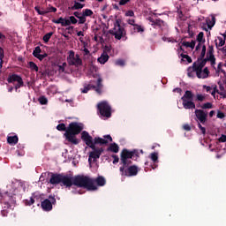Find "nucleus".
<instances>
[{
	"instance_id": "1",
	"label": "nucleus",
	"mask_w": 226,
	"mask_h": 226,
	"mask_svg": "<svg viewBox=\"0 0 226 226\" xmlns=\"http://www.w3.org/2000/svg\"><path fill=\"white\" fill-rule=\"evenodd\" d=\"M60 183L67 188H70L72 185H74V186H79V188H87V190H89L90 192H94V190H96V186L93 184V180L86 176H77L73 178L72 177L62 175Z\"/></svg>"
},
{
	"instance_id": "2",
	"label": "nucleus",
	"mask_w": 226,
	"mask_h": 226,
	"mask_svg": "<svg viewBox=\"0 0 226 226\" xmlns=\"http://www.w3.org/2000/svg\"><path fill=\"white\" fill-rule=\"evenodd\" d=\"M56 130H58V132H65L64 135L68 142L77 145L79 144V139L76 135H79V133L84 130V124L81 123L72 122L66 129V125L64 124H60L56 126Z\"/></svg>"
},
{
	"instance_id": "3",
	"label": "nucleus",
	"mask_w": 226,
	"mask_h": 226,
	"mask_svg": "<svg viewBox=\"0 0 226 226\" xmlns=\"http://www.w3.org/2000/svg\"><path fill=\"white\" fill-rule=\"evenodd\" d=\"M81 139L91 149H94V144H109V142H112V137L110 135H105L104 139L96 137L93 140V137L86 131L82 132Z\"/></svg>"
},
{
	"instance_id": "4",
	"label": "nucleus",
	"mask_w": 226,
	"mask_h": 226,
	"mask_svg": "<svg viewBox=\"0 0 226 226\" xmlns=\"http://www.w3.org/2000/svg\"><path fill=\"white\" fill-rule=\"evenodd\" d=\"M199 20L201 21L200 24L201 29L207 33L211 31L215 27V24H216V18L213 14L207 18H200Z\"/></svg>"
},
{
	"instance_id": "5",
	"label": "nucleus",
	"mask_w": 226,
	"mask_h": 226,
	"mask_svg": "<svg viewBox=\"0 0 226 226\" xmlns=\"http://www.w3.org/2000/svg\"><path fill=\"white\" fill-rule=\"evenodd\" d=\"M206 65V62L198 61L194 63V66H196V75L198 79H207L209 77V70Z\"/></svg>"
},
{
	"instance_id": "6",
	"label": "nucleus",
	"mask_w": 226,
	"mask_h": 226,
	"mask_svg": "<svg viewBox=\"0 0 226 226\" xmlns=\"http://www.w3.org/2000/svg\"><path fill=\"white\" fill-rule=\"evenodd\" d=\"M184 109H195V102H193V94L190 90H186L184 96L181 98Z\"/></svg>"
},
{
	"instance_id": "7",
	"label": "nucleus",
	"mask_w": 226,
	"mask_h": 226,
	"mask_svg": "<svg viewBox=\"0 0 226 226\" xmlns=\"http://www.w3.org/2000/svg\"><path fill=\"white\" fill-rule=\"evenodd\" d=\"M67 63L70 66H82V58L78 54H75V51L70 50L68 52Z\"/></svg>"
},
{
	"instance_id": "8",
	"label": "nucleus",
	"mask_w": 226,
	"mask_h": 226,
	"mask_svg": "<svg viewBox=\"0 0 226 226\" xmlns=\"http://www.w3.org/2000/svg\"><path fill=\"white\" fill-rule=\"evenodd\" d=\"M120 172L122 176L132 177V176H137L139 173V168L135 165L128 167V163L123 164V166L120 167Z\"/></svg>"
},
{
	"instance_id": "9",
	"label": "nucleus",
	"mask_w": 226,
	"mask_h": 226,
	"mask_svg": "<svg viewBox=\"0 0 226 226\" xmlns=\"http://www.w3.org/2000/svg\"><path fill=\"white\" fill-rule=\"evenodd\" d=\"M98 110L103 117H110L111 116V109L110 105L107 102H102L98 105Z\"/></svg>"
},
{
	"instance_id": "10",
	"label": "nucleus",
	"mask_w": 226,
	"mask_h": 226,
	"mask_svg": "<svg viewBox=\"0 0 226 226\" xmlns=\"http://www.w3.org/2000/svg\"><path fill=\"white\" fill-rule=\"evenodd\" d=\"M11 190L10 191L11 195H17L19 193V190H26V185H24V182H21L20 180H15L11 184Z\"/></svg>"
},
{
	"instance_id": "11",
	"label": "nucleus",
	"mask_w": 226,
	"mask_h": 226,
	"mask_svg": "<svg viewBox=\"0 0 226 226\" xmlns=\"http://www.w3.org/2000/svg\"><path fill=\"white\" fill-rule=\"evenodd\" d=\"M102 78H98L97 79V87L87 85L83 89H81V93H87L91 89H95L98 94H102V89H103V85H102Z\"/></svg>"
},
{
	"instance_id": "12",
	"label": "nucleus",
	"mask_w": 226,
	"mask_h": 226,
	"mask_svg": "<svg viewBox=\"0 0 226 226\" xmlns=\"http://www.w3.org/2000/svg\"><path fill=\"white\" fill-rule=\"evenodd\" d=\"M7 81L10 84H13L15 82H18L17 85L15 86V89L17 91V89H19V87H22V86H24V81L22 80V77L17 75V74H12L11 75Z\"/></svg>"
},
{
	"instance_id": "13",
	"label": "nucleus",
	"mask_w": 226,
	"mask_h": 226,
	"mask_svg": "<svg viewBox=\"0 0 226 226\" xmlns=\"http://www.w3.org/2000/svg\"><path fill=\"white\" fill-rule=\"evenodd\" d=\"M113 34L115 35L116 40H121L124 36V28L117 23L113 28Z\"/></svg>"
},
{
	"instance_id": "14",
	"label": "nucleus",
	"mask_w": 226,
	"mask_h": 226,
	"mask_svg": "<svg viewBox=\"0 0 226 226\" xmlns=\"http://www.w3.org/2000/svg\"><path fill=\"white\" fill-rule=\"evenodd\" d=\"M102 152H103V149L102 148L94 149V151L90 152L89 157H88L89 164L91 165L93 162H96V160H98V158H100V156L102 155Z\"/></svg>"
},
{
	"instance_id": "15",
	"label": "nucleus",
	"mask_w": 226,
	"mask_h": 226,
	"mask_svg": "<svg viewBox=\"0 0 226 226\" xmlns=\"http://www.w3.org/2000/svg\"><path fill=\"white\" fill-rule=\"evenodd\" d=\"M56 202V199L54 197H49V199H46L41 201V207L43 211H52V204Z\"/></svg>"
},
{
	"instance_id": "16",
	"label": "nucleus",
	"mask_w": 226,
	"mask_h": 226,
	"mask_svg": "<svg viewBox=\"0 0 226 226\" xmlns=\"http://www.w3.org/2000/svg\"><path fill=\"white\" fill-rule=\"evenodd\" d=\"M133 154H135V151H129V150H123L122 154H121V162L123 165L127 164V160L130 158H133Z\"/></svg>"
},
{
	"instance_id": "17",
	"label": "nucleus",
	"mask_w": 226,
	"mask_h": 226,
	"mask_svg": "<svg viewBox=\"0 0 226 226\" xmlns=\"http://www.w3.org/2000/svg\"><path fill=\"white\" fill-rule=\"evenodd\" d=\"M197 121H200L202 124L207 121V113L202 109H195L194 111Z\"/></svg>"
},
{
	"instance_id": "18",
	"label": "nucleus",
	"mask_w": 226,
	"mask_h": 226,
	"mask_svg": "<svg viewBox=\"0 0 226 226\" xmlns=\"http://www.w3.org/2000/svg\"><path fill=\"white\" fill-rule=\"evenodd\" d=\"M34 10L38 15H47V13H56L57 11V8L52 6L49 7V10H41L40 6H35Z\"/></svg>"
},
{
	"instance_id": "19",
	"label": "nucleus",
	"mask_w": 226,
	"mask_h": 226,
	"mask_svg": "<svg viewBox=\"0 0 226 226\" xmlns=\"http://www.w3.org/2000/svg\"><path fill=\"white\" fill-rule=\"evenodd\" d=\"M43 200V195L40 194V192H35L32 195L30 198V200L28 201V206H33L35 202H41Z\"/></svg>"
},
{
	"instance_id": "20",
	"label": "nucleus",
	"mask_w": 226,
	"mask_h": 226,
	"mask_svg": "<svg viewBox=\"0 0 226 226\" xmlns=\"http://www.w3.org/2000/svg\"><path fill=\"white\" fill-rule=\"evenodd\" d=\"M94 12L90 9H85L82 11V17L80 18V24H86V17H93Z\"/></svg>"
},
{
	"instance_id": "21",
	"label": "nucleus",
	"mask_w": 226,
	"mask_h": 226,
	"mask_svg": "<svg viewBox=\"0 0 226 226\" xmlns=\"http://www.w3.org/2000/svg\"><path fill=\"white\" fill-rule=\"evenodd\" d=\"M93 181L94 186H95L96 190H98V186H105V184L107 181L105 180V177H98L95 180L93 178H90ZM96 183V185H94Z\"/></svg>"
},
{
	"instance_id": "22",
	"label": "nucleus",
	"mask_w": 226,
	"mask_h": 226,
	"mask_svg": "<svg viewBox=\"0 0 226 226\" xmlns=\"http://www.w3.org/2000/svg\"><path fill=\"white\" fill-rule=\"evenodd\" d=\"M53 24H61L63 27H66V26H70V20L59 18L58 19H52Z\"/></svg>"
},
{
	"instance_id": "23",
	"label": "nucleus",
	"mask_w": 226,
	"mask_h": 226,
	"mask_svg": "<svg viewBox=\"0 0 226 226\" xmlns=\"http://www.w3.org/2000/svg\"><path fill=\"white\" fill-rule=\"evenodd\" d=\"M187 75L191 79H193V77L197 75V66H195V63L192 64V66L187 69Z\"/></svg>"
},
{
	"instance_id": "24",
	"label": "nucleus",
	"mask_w": 226,
	"mask_h": 226,
	"mask_svg": "<svg viewBox=\"0 0 226 226\" xmlns=\"http://www.w3.org/2000/svg\"><path fill=\"white\" fill-rule=\"evenodd\" d=\"M62 177H63V175H53L49 179V183L51 185H59V183H61Z\"/></svg>"
},
{
	"instance_id": "25",
	"label": "nucleus",
	"mask_w": 226,
	"mask_h": 226,
	"mask_svg": "<svg viewBox=\"0 0 226 226\" xmlns=\"http://www.w3.org/2000/svg\"><path fill=\"white\" fill-rule=\"evenodd\" d=\"M109 54H107V52H103L101 56L97 59L98 63H100V64H105V63H107V61H109Z\"/></svg>"
},
{
	"instance_id": "26",
	"label": "nucleus",
	"mask_w": 226,
	"mask_h": 226,
	"mask_svg": "<svg viewBox=\"0 0 226 226\" xmlns=\"http://www.w3.org/2000/svg\"><path fill=\"white\" fill-rule=\"evenodd\" d=\"M182 47H185L186 49H191L192 50H193V49H195V41H183Z\"/></svg>"
},
{
	"instance_id": "27",
	"label": "nucleus",
	"mask_w": 226,
	"mask_h": 226,
	"mask_svg": "<svg viewBox=\"0 0 226 226\" xmlns=\"http://www.w3.org/2000/svg\"><path fill=\"white\" fill-rule=\"evenodd\" d=\"M215 47L220 48L223 47L225 45V39L223 37H217L215 41Z\"/></svg>"
},
{
	"instance_id": "28",
	"label": "nucleus",
	"mask_w": 226,
	"mask_h": 226,
	"mask_svg": "<svg viewBox=\"0 0 226 226\" xmlns=\"http://www.w3.org/2000/svg\"><path fill=\"white\" fill-rule=\"evenodd\" d=\"M181 57H182L181 61L185 64H190V63H192V57H190V56L185 55V54H181Z\"/></svg>"
},
{
	"instance_id": "29",
	"label": "nucleus",
	"mask_w": 226,
	"mask_h": 226,
	"mask_svg": "<svg viewBox=\"0 0 226 226\" xmlns=\"http://www.w3.org/2000/svg\"><path fill=\"white\" fill-rule=\"evenodd\" d=\"M209 54V61L211 62L212 66L216 64V59L215 58V56L213 55V48L211 47L208 51Z\"/></svg>"
},
{
	"instance_id": "30",
	"label": "nucleus",
	"mask_w": 226,
	"mask_h": 226,
	"mask_svg": "<svg viewBox=\"0 0 226 226\" xmlns=\"http://www.w3.org/2000/svg\"><path fill=\"white\" fill-rule=\"evenodd\" d=\"M7 141H8L9 144L15 145V144H17V142H19V137H17V135L9 136L7 138Z\"/></svg>"
},
{
	"instance_id": "31",
	"label": "nucleus",
	"mask_w": 226,
	"mask_h": 226,
	"mask_svg": "<svg viewBox=\"0 0 226 226\" xmlns=\"http://www.w3.org/2000/svg\"><path fill=\"white\" fill-rule=\"evenodd\" d=\"M82 8H84V4L75 1L74 5L71 7V10H82Z\"/></svg>"
},
{
	"instance_id": "32",
	"label": "nucleus",
	"mask_w": 226,
	"mask_h": 226,
	"mask_svg": "<svg viewBox=\"0 0 226 226\" xmlns=\"http://www.w3.org/2000/svg\"><path fill=\"white\" fill-rule=\"evenodd\" d=\"M149 22L152 23V26H162L163 24V20L156 19L155 21L153 20V18H148Z\"/></svg>"
},
{
	"instance_id": "33",
	"label": "nucleus",
	"mask_w": 226,
	"mask_h": 226,
	"mask_svg": "<svg viewBox=\"0 0 226 226\" xmlns=\"http://www.w3.org/2000/svg\"><path fill=\"white\" fill-rule=\"evenodd\" d=\"M199 47H201L200 57L202 58V57H204V56H206V45L200 43L196 47V50H199Z\"/></svg>"
},
{
	"instance_id": "34",
	"label": "nucleus",
	"mask_w": 226,
	"mask_h": 226,
	"mask_svg": "<svg viewBox=\"0 0 226 226\" xmlns=\"http://www.w3.org/2000/svg\"><path fill=\"white\" fill-rule=\"evenodd\" d=\"M109 151H112V153H119V146L116 143L111 144L109 146Z\"/></svg>"
},
{
	"instance_id": "35",
	"label": "nucleus",
	"mask_w": 226,
	"mask_h": 226,
	"mask_svg": "<svg viewBox=\"0 0 226 226\" xmlns=\"http://www.w3.org/2000/svg\"><path fill=\"white\" fill-rule=\"evenodd\" d=\"M133 31H135V33H144V27H142V26L140 25H134L133 26Z\"/></svg>"
},
{
	"instance_id": "36",
	"label": "nucleus",
	"mask_w": 226,
	"mask_h": 226,
	"mask_svg": "<svg viewBox=\"0 0 226 226\" xmlns=\"http://www.w3.org/2000/svg\"><path fill=\"white\" fill-rule=\"evenodd\" d=\"M40 54H41V49L40 48V46H37L33 51V56L34 57H38Z\"/></svg>"
},
{
	"instance_id": "37",
	"label": "nucleus",
	"mask_w": 226,
	"mask_h": 226,
	"mask_svg": "<svg viewBox=\"0 0 226 226\" xmlns=\"http://www.w3.org/2000/svg\"><path fill=\"white\" fill-rule=\"evenodd\" d=\"M28 66L34 72H38V65H36V64H34V62H29Z\"/></svg>"
},
{
	"instance_id": "38",
	"label": "nucleus",
	"mask_w": 226,
	"mask_h": 226,
	"mask_svg": "<svg viewBox=\"0 0 226 226\" xmlns=\"http://www.w3.org/2000/svg\"><path fill=\"white\" fill-rule=\"evenodd\" d=\"M39 102L41 103V105H47V103H49V100L45 96H41L39 98Z\"/></svg>"
},
{
	"instance_id": "39",
	"label": "nucleus",
	"mask_w": 226,
	"mask_h": 226,
	"mask_svg": "<svg viewBox=\"0 0 226 226\" xmlns=\"http://www.w3.org/2000/svg\"><path fill=\"white\" fill-rule=\"evenodd\" d=\"M150 158L152 160V162H154V163H156V162H158V153L154 152L151 154Z\"/></svg>"
},
{
	"instance_id": "40",
	"label": "nucleus",
	"mask_w": 226,
	"mask_h": 226,
	"mask_svg": "<svg viewBox=\"0 0 226 226\" xmlns=\"http://www.w3.org/2000/svg\"><path fill=\"white\" fill-rule=\"evenodd\" d=\"M52 38V33H48L43 36V41L49 43V41Z\"/></svg>"
},
{
	"instance_id": "41",
	"label": "nucleus",
	"mask_w": 226,
	"mask_h": 226,
	"mask_svg": "<svg viewBox=\"0 0 226 226\" xmlns=\"http://www.w3.org/2000/svg\"><path fill=\"white\" fill-rule=\"evenodd\" d=\"M69 26H72V24H77L79 20L75 18V16L69 17Z\"/></svg>"
},
{
	"instance_id": "42",
	"label": "nucleus",
	"mask_w": 226,
	"mask_h": 226,
	"mask_svg": "<svg viewBox=\"0 0 226 226\" xmlns=\"http://www.w3.org/2000/svg\"><path fill=\"white\" fill-rule=\"evenodd\" d=\"M3 59H4V50L0 47V66H3Z\"/></svg>"
},
{
	"instance_id": "43",
	"label": "nucleus",
	"mask_w": 226,
	"mask_h": 226,
	"mask_svg": "<svg viewBox=\"0 0 226 226\" xmlns=\"http://www.w3.org/2000/svg\"><path fill=\"white\" fill-rule=\"evenodd\" d=\"M197 41H199V43H202V41H204V33L200 32L197 35Z\"/></svg>"
},
{
	"instance_id": "44",
	"label": "nucleus",
	"mask_w": 226,
	"mask_h": 226,
	"mask_svg": "<svg viewBox=\"0 0 226 226\" xmlns=\"http://www.w3.org/2000/svg\"><path fill=\"white\" fill-rule=\"evenodd\" d=\"M205 88L207 93H210L212 96H215V94H216V92L211 87H205Z\"/></svg>"
},
{
	"instance_id": "45",
	"label": "nucleus",
	"mask_w": 226,
	"mask_h": 226,
	"mask_svg": "<svg viewBox=\"0 0 226 226\" xmlns=\"http://www.w3.org/2000/svg\"><path fill=\"white\" fill-rule=\"evenodd\" d=\"M201 109H213V103L206 102L202 104Z\"/></svg>"
},
{
	"instance_id": "46",
	"label": "nucleus",
	"mask_w": 226,
	"mask_h": 226,
	"mask_svg": "<svg viewBox=\"0 0 226 226\" xmlns=\"http://www.w3.org/2000/svg\"><path fill=\"white\" fill-rule=\"evenodd\" d=\"M77 36H81L79 38V41H81L82 43H84V45H86V42H84V39L82 38L84 36V32H82V31L78 32Z\"/></svg>"
},
{
	"instance_id": "47",
	"label": "nucleus",
	"mask_w": 226,
	"mask_h": 226,
	"mask_svg": "<svg viewBox=\"0 0 226 226\" xmlns=\"http://www.w3.org/2000/svg\"><path fill=\"white\" fill-rule=\"evenodd\" d=\"M116 66H124V60L118 59L115 62Z\"/></svg>"
},
{
	"instance_id": "48",
	"label": "nucleus",
	"mask_w": 226,
	"mask_h": 226,
	"mask_svg": "<svg viewBox=\"0 0 226 226\" xmlns=\"http://www.w3.org/2000/svg\"><path fill=\"white\" fill-rule=\"evenodd\" d=\"M74 17H76V19H79V24H80V19H82V14H80V12L79 11H75L73 12Z\"/></svg>"
},
{
	"instance_id": "49",
	"label": "nucleus",
	"mask_w": 226,
	"mask_h": 226,
	"mask_svg": "<svg viewBox=\"0 0 226 226\" xmlns=\"http://www.w3.org/2000/svg\"><path fill=\"white\" fill-rule=\"evenodd\" d=\"M196 98H197L198 102H204V100H206V96H204V95H202L200 94H198L196 95Z\"/></svg>"
},
{
	"instance_id": "50",
	"label": "nucleus",
	"mask_w": 226,
	"mask_h": 226,
	"mask_svg": "<svg viewBox=\"0 0 226 226\" xmlns=\"http://www.w3.org/2000/svg\"><path fill=\"white\" fill-rule=\"evenodd\" d=\"M47 53L44 54H40L38 56H36L37 59H39V61H43V59H45V57H47Z\"/></svg>"
},
{
	"instance_id": "51",
	"label": "nucleus",
	"mask_w": 226,
	"mask_h": 226,
	"mask_svg": "<svg viewBox=\"0 0 226 226\" xmlns=\"http://www.w3.org/2000/svg\"><path fill=\"white\" fill-rule=\"evenodd\" d=\"M163 41H168L169 43H170V41L172 43L176 42V40L172 39V38H169V37H162Z\"/></svg>"
},
{
	"instance_id": "52",
	"label": "nucleus",
	"mask_w": 226,
	"mask_h": 226,
	"mask_svg": "<svg viewBox=\"0 0 226 226\" xmlns=\"http://www.w3.org/2000/svg\"><path fill=\"white\" fill-rule=\"evenodd\" d=\"M198 128H200L203 135H206V128L202 127V124H200V123L198 124Z\"/></svg>"
},
{
	"instance_id": "53",
	"label": "nucleus",
	"mask_w": 226,
	"mask_h": 226,
	"mask_svg": "<svg viewBox=\"0 0 226 226\" xmlns=\"http://www.w3.org/2000/svg\"><path fill=\"white\" fill-rule=\"evenodd\" d=\"M217 117H218V119H223V117H225V114H223V112L218 110L217 111Z\"/></svg>"
},
{
	"instance_id": "54",
	"label": "nucleus",
	"mask_w": 226,
	"mask_h": 226,
	"mask_svg": "<svg viewBox=\"0 0 226 226\" xmlns=\"http://www.w3.org/2000/svg\"><path fill=\"white\" fill-rule=\"evenodd\" d=\"M135 15V13L133 12V11H127L125 12V17H133Z\"/></svg>"
},
{
	"instance_id": "55",
	"label": "nucleus",
	"mask_w": 226,
	"mask_h": 226,
	"mask_svg": "<svg viewBox=\"0 0 226 226\" xmlns=\"http://www.w3.org/2000/svg\"><path fill=\"white\" fill-rule=\"evenodd\" d=\"M81 50H82V52L85 53V56H87V54H89V49H87V48H86V44L83 46Z\"/></svg>"
},
{
	"instance_id": "56",
	"label": "nucleus",
	"mask_w": 226,
	"mask_h": 226,
	"mask_svg": "<svg viewBox=\"0 0 226 226\" xmlns=\"http://www.w3.org/2000/svg\"><path fill=\"white\" fill-rule=\"evenodd\" d=\"M59 72H64V68H66V63H64L62 65L58 66Z\"/></svg>"
},
{
	"instance_id": "57",
	"label": "nucleus",
	"mask_w": 226,
	"mask_h": 226,
	"mask_svg": "<svg viewBox=\"0 0 226 226\" xmlns=\"http://www.w3.org/2000/svg\"><path fill=\"white\" fill-rule=\"evenodd\" d=\"M127 3H130V0H120L119 4L120 6H124Z\"/></svg>"
},
{
	"instance_id": "58",
	"label": "nucleus",
	"mask_w": 226,
	"mask_h": 226,
	"mask_svg": "<svg viewBox=\"0 0 226 226\" xmlns=\"http://www.w3.org/2000/svg\"><path fill=\"white\" fill-rule=\"evenodd\" d=\"M127 22L130 24V26H133V27L137 26V24H135V19H128Z\"/></svg>"
},
{
	"instance_id": "59",
	"label": "nucleus",
	"mask_w": 226,
	"mask_h": 226,
	"mask_svg": "<svg viewBox=\"0 0 226 226\" xmlns=\"http://www.w3.org/2000/svg\"><path fill=\"white\" fill-rule=\"evenodd\" d=\"M219 141H220V142H226V135H222V136L219 138Z\"/></svg>"
},
{
	"instance_id": "60",
	"label": "nucleus",
	"mask_w": 226,
	"mask_h": 226,
	"mask_svg": "<svg viewBox=\"0 0 226 226\" xmlns=\"http://www.w3.org/2000/svg\"><path fill=\"white\" fill-rule=\"evenodd\" d=\"M183 128L184 130H186V132H190L192 130L189 124H184Z\"/></svg>"
},
{
	"instance_id": "61",
	"label": "nucleus",
	"mask_w": 226,
	"mask_h": 226,
	"mask_svg": "<svg viewBox=\"0 0 226 226\" xmlns=\"http://www.w3.org/2000/svg\"><path fill=\"white\" fill-rule=\"evenodd\" d=\"M113 158H114V161H113V163H114V164H116V163H118V162H119V157H117V156L114 155V156H113Z\"/></svg>"
},
{
	"instance_id": "62",
	"label": "nucleus",
	"mask_w": 226,
	"mask_h": 226,
	"mask_svg": "<svg viewBox=\"0 0 226 226\" xmlns=\"http://www.w3.org/2000/svg\"><path fill=\"white\" fill-rule=\"evenodd\" d=\"M173 91H174V93H179V94H181V88H174L173 89Z\"/></svg>"
},
{
	"instance_id": "63",
	"label": "nucleus",
	"mask_w": 226,
	"mask_h": 226,
	"mask_svg": "<svg viewBox=\"0 0 226 226\" xmlns=\"http://www.w3.org/2000/svg\"><path fill=\"white\" fill-rule=\"evenodd\" d=\"M209 116H210V117H213V116H215V110H211L209 112Z\"/></svg>"
},
{
	"instance_id": "64",
	"label": "nucleus",
	"mask_w": 226,
	"mask_h": 226,
	"mask_svg": "<svg viewBox=\"0 0 226 226\" xmlns=\"http://www.w3.org/2000/svg\"><path fill=\"white\" fill-rule=\"evenodd\" d=\"M5 36L0 32V40H4Z\"/></svg>"
}]
</instances>
